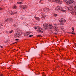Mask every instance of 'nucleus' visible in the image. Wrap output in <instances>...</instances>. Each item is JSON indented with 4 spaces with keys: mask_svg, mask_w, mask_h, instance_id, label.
Returning a JSON list of instances; mask_svg holds the SVG:
<instances>
[{
    "mask_svg": "<svg viewBox=\"0 0 76 76\" xmlns=\"http://www.w3.org/2000/svg\"><path fill=\"white\" fill-rule=\"evenodd\" d=\"M43 26H44V29H45V30L49 29H50V28H49L48 26V24H47V23H44Z\"/></svg>",
    "mask_w": 76,
    "mask_h": 76,
    "instance_id": "nucleus-4",
    "label": "nucleus"
},
{
    "mask_svg": "<svg viewBox=\"0 0 76 76\" xmlns=\"http://www.w3.org/2000/svg\"><path fill=\"white\" fill-rule=\"evenodd\" d=\"M13 19H10V20H9L10 21H13Z\"/></svg>",
    "mask_w": 76,
    "mask_h": 76,
    "instance_id": "nucleus-24",
    "label": "nucleus"
},
{
    "mask_svg": "<svg viewBox=\"0 0 76 76\" xmlns=\"http://www.w3.org/2000/svg\"><path fill=\"white\" fill-rule=\"evenodd\" d=\"M10 18H7L5 20L4 22H7L10 21Z\"/></svg>",
    "mask_w": 76,
    "mask_h": 76,
    "instance_id": "nucleus-13",
    "label": "nucleus"
},
{
    "mask_svg": "<svg viewBox=\"0 0 76 76\" xmlns=\"http://www.w3.org/2000/svg\"><path fill=\"white\" fill-rule=\"evenodd\" d=\"M37 29V28L36 27H35V29Z\"/></svg>",
    "mask_w": 76,
    "mask_h": 76,
    "instance_id": "nucleus-35",
    "label": "nucleus"
},
{
    "mask_svg": "<svg viewBox=\"0 0 76 76\" xmlns=\"http://www.w3.org/2000/svg\"><path fill=\"white\" fill-rule=\"evenodd\" d=\"M17 4H22V2H17Z\"/></svg>",
    "mask_w": 76,
    "mask_h": 76,
    "instance_id": "nucleus-21",
    "label": "nucleus"
},
{
    "mask_svg": "<svg viewBox=\"0 0 76 76\" xmlns=\"http://www.w3.org/2000/svg\"><path fill=\"white\" fill-rule=\"evenodd\" d=\"M0 1H1L0 0Z\"/></svg>",
    "mask_w": 76,
    "mask_h": 76,
    "instance_id": "nucleus-42",
    "label": "nucleus"
},
{
    "mask_svg": "<svg viewBox=\"0 0 76 76\" xmlns=\"http://www.w3.org/2000/svg\"><path fill=\"white\" fill-rule=\"evenodd\" d=\"M67 8H68V9H69V7H67Z\"/></svg>",
    "mask_w": 76,
    "mask_h": 76,
    "instance_id": "nucleus-38",
    "label": "nucleus"
},
{
    "mask_svg": "<svg viewBox=\"0 0 76 76\" xmlns=\"http://www.w3.org/2000/svg\"><path fill=\"white\" fill-rule=\"evenodd\" d=\"M15 33V34L16 33H16Z\"/></svg>",
    "mask_w": 76,
    "mask_h": 76,
    "instance_id": "nucleus-41",
    "label": "nucleus"
},
{
    "mask_svg": "<svg viewBox=\"0 0 76 76\" xmlns=\"http://www.w3.org/2000/svg\"><path fill=\"white\" fill-rule=\"evenodd\" d=\"M56 10L57 11L60 10V11H61L62 12H66V10H64V9L61 7H60V6H58L56 8Z\"/></svg>",
    "mask_w": 76,
    "mask_h": 76,
    "instance_id": "nucleus-1",
    "label": "nucleus"
},
{
    "mask_svg": "<svg viewBox=\"0 0 76 76\" xmlns=\"http://www.w3.org/2000/svg\"><path fill=\"white\" fill-rule=\"evenodd\" d=\"M74 9H76V5Z\"/></svg>",
    "mask_w": 76,
    "mask_h": 76,
    "instance_id": "nucleus-37",
    "label": "nucleus"
},
{
    "mask_svg": "<svg viewBox=\"0 0 76 76\" xmlns=\"http://www.w3.org/2000/svg\"><path fill=\"white\" fill-rule=\"evenodd\" d=\"M71 14H72V15H74V14H75V11H72L71 12Z\"/></svg>",
    "mask_w": 76,
    "mask_h": 76,
    "instance_id": "nucleus-20",
    "label": "nucleus"
},
{
    "mask_svg": "<svg viewBox=\"0 0 76 76\" xmlns=\"http://www.w3.org/2000/svg\"><path fill=\"white\" fill-rule=\"evenodd\" d=\"M41 19H44V18L46 17V15H41Z\"/></svg>",
    "mask_w": 76,
    "mask_h": 76,
    "instance_id": "nucleus-8",
    "label": "nucleus"
},
{
    "mask_svg": "<svg viewBox=\"0 0 76 76\" xmlns=\"http://www.w3.org/2000/svg\"><path fill=\"white\" fill-rule=\"evenodd\" d=\"M75 14H76V12H75Z\"/></svg>",
    "mask_w": 76,
    "mask_h": 76,
    "instance_id": "nucleus-39",
    "label": "nucleus"
},
{
    "mask_svg": "<svg viewBox=\"0 0 76 76\" xmlns=\"http://www.w3.org/2000/svg\"><path fill=\"white\" fill-rule=\"evenodd\" d=\"M1 76H3V75H2Z\"/></svg>",
    "mask_w": 76,
    "mask_h": 76,
    "instance_id": "nucleus-40",
    "label": "nucleus"
},
{
    "mask_svg": "<svg viewBox=\"0 0 76 76\" xmlns=\"http://www.w3.org/2000/svg\"><path fill=\"white\" fill-rule=\"evenodd\" d=\"M56 25L55 24L54 25V26H53L52 28H50V29H51V28H54V29L56 31V32H58L59 31V29L58 28V27L56 26Z\"/></svg>",
    "mask_w": 76,
    "mask_h": 76,
    "instance_id": "nucleus-5",
    "label": "nucleus"
},
{
    "mask_svg": "<svg viewBox=\"0 0 76 76\" xmlns=\"http://www.w3.org/2000/svg\"><path fill=\"white\" fill-rule=\"evenodd\" d=\"M57 14H55V15H54V16H57Z\"/></svg>",
    "mask_w": 76,
    "mask_h": 76,
    "instance_id": "nucleus-32",
    "label": "nucleus"
},
{
    "mask_svg": "<svg viewBox=\"0 0 76 76\" xmlns=\"http://www.w3.org/2000/svg\"><path fill=\"white\" fill-rule=\"evenodd\" d=\"M48 26L50 27L52 26V24H49V25H48Z\"/></svg>",
    "mask_w": 76,
    "mask_h": 76,
    "instance_id": "nucleus-23",
    "label": "nucleus"
},
{
    "mask_svg": "<svg viewBox=\"0 0 76 76\" xmlns=\"http://www.w3.org/2000/svg\"><path fill=\"white\" fill-rule=\"evenodd\" d=\"M40 35H37V37H40Z\"/></svg>",
    "mask_w": 76,
    "mask_h": 76,
    "instance_id": "nucleus-31",
    "label": "nucleus"
},
{
    "mask_svg": "<svg viewBox=\"0 0 76 76\" xmlns=\"http://www.w3.org/2000/svg\"><path fill=\"white\" fill-rule=\"evenodd\" d=\"M49 1L54 2L59 4H61L62 3V1H61V0H49Z\"/></svg>",
    "mask_w": 76,
    "mask_h": 76,
    "instance_id": "nucleus-2",
    "label": "nucleus"
},
{
    "mask_svg": "<svg viewBox=\"0 0 76 76\" xmlns=\"http://www.w3.org/2000/svg\"><path fill=\"white\" fill-rule=\"evenodd\" d=\"M61 25H60L58 26V27H59V28H61Z\"/></svg>",
    "mask_w": 76,
    "mask_h": 76,
    "instance_id": "nucleus-27",
    "label": "nucleus"
},
{
    "mask_svg": "<svg viewBox=\"0 0 76 76\" xmlns=\"http://www.w3.org/2000/svg\"><path fill=\"white\" fill-rule=\"evenodd\" d=\"M22 9H26V6H22L21 7Z\"/></svg>",
    "mask_w": 76,
    "mask_h": 76,
    "instance_id": "nucleus-16",
    "label": "nucleus"
},
{
    "mask_svg": "<svg viewBox=\"0 0 76 76\" xmlns=\"http://www.w3.org/2000/svg\"><path fill=\"white\" fill-rule=\"evenodd\" d=\"M44 11L45 12H48V9L47 8H45L44 9Z\"/></svg>",
    "mask_w": 76,
    "mask_h": 76,
    "instance_id": "nucleus-11",
    "label": "nucleus"
},
{
    "mask_svg": "<svg viewBox=\"0 0 76 76\" xmlns=\"http://www.w3.org/2000/svg\"><path fill=\"white\" fill-rule=\"evenodd\" d=\"M29 34H31V32H27L26 33H25L24 35L25 36H28Z\"/></svg>",
    "mask_w": 76,
    "mask_h": 76,
    "instance_id": "nucleus-9",
    "label": "nucleus"
},
{
    "mask_svg": "<svg viewBox=\"0 0 76 76\" xmlns=\"http://www.w3.org/2000/svg\"><path fill=\"white\" fill-rule=\"evenodd\" d=\"M16 12H11L10 13V14L11 15H14V14H15Z\"/></svg>",
    "mask_w": 76,
    "mask_h": 76,
    "instance_id": "nucleus-15",
    "label": "nucleus"
},
{
    "mask_svg": "<svg viewBox=\"0 0 76 76\" xmlns=\"http://www.w3.org/2000/svg\"><path fill=\"white\" fill-rule=\"evenodd\" d=\"M16 41H18L19 40V39H15Z\"/></svg>",
    "mask_w": 76,
    "mask_h": 76,
    "instance_id": "nucleus-33",
    "label": "nucleus"
},
{
    "mask_svg": "<svg viewBox=\"0 0 76 76\" xmlns=\"http://www.w3.org/2000/svg\"><path fill=\"white\" fill-rule=\"evenodd\" d=\"M58 20L59 22H60V23L62 24V25H63L66 22V20L63 18H59Z\"/></svg>",
    "mask_w": 76,
    "mask_h": 76,
    "instance_id": "nucleus-3",
    "label": "nucleus"
},
{
    "mask_svg": "<svg viewBox=\"0 0 76 76\" xmlns=\"http://www.w3.org/2000/svg\"><path fill=\"white\" fill-rule=\"evenodd\" d=\"M64 1L66 2L67 4H69V2L70 1V0H64Z\"/></svg>",
    "mask_w": 76,
    "mask_h": 76,
    "instance_id": "nucleus-12",
    "label": "nucleus"
},
{
    "mask_svg": "<svg viewBox=\"0 0 76 76\" xmlns=\"http://www.w3.org/2000/svg\"><path fill=\"white\" fill-rule=\"evenodd\" d=\"M34 18H35V19H36V20H40V18H39V17H34Z\"/></svg>",
    "mask_w": 76,
    "mask_h": 76,
    "instance_id": "nucleus-14",
    "label": "nucleus"
},
{
    "mask_svg": "<svg viewBox=\"0 0 76 76\" xmlns=\"http://www.w3.org/2000/svg\"><path fill=\"white\" fill-rule=\"evenodd\" d=\"M5 33H6V34H7L8 33V31H5Z\"/></svg>",
    "mask_w": 76,
    "mask_h": 76,
    "instance_id": "nucleus-30",
    "label": "nucleus"
},
{
    "mask_svg": "<svg viewBox=\"0 0 76 76\" xmlns=\"http://www.w3.org/2000/svg\"><path fill=\"white\" fill-rule=\"evenodd\" d=\"M40 2H43L44 1V0H41L40 1Z\"/></svg>",
    "mask_w": 76,
    "mask_h": 76,
    "instance_id": "nucleus-28",
    "label": "nucleus"
},
{
    "mask_svg": "<svg viewBox=\"0 0 76 76\" xmlns=\"http://www.w3.org/2000/svg\"><path fill=\"white\" fill-rule=\"evenodd\" d=\"M14 37L15 38L19 37H20V34H14Z\"/></svg>",
    "mask_w": 76,
    "mask_h": 76,
    "instance_id": "nucleus-7",
    "label": "nucleus"
},
{
    "mask_svg": "<svg viewBox=\"0 0 76 76\" xmlns=\"http://www.w3.org/2000/svg\"><path fill=\"white\" fill-rule=\"evenodd\" d=\"M17 8V7L16 5H14L13 6V7H12L13 9H16Z\"/></svg>",
    "mask_w": 76,
    "mask_h": 76,
    "instance_id": "nucleus-17",
    "label": "nucleus"
},
{
    "mask_svg": "<svg viewBox=\"0 0 76 76\" xmlns=\"http://www.w3.org/2000/svg\"><path fill=\"white\" fill-rule=\"evenodd\" d=\"M72 32H71V34H75V33H74L75 32V31L74 30H72Z\"/></svg>",
    "mask_w": 76,
    "mask_h": 76,
    "instance_id": "nucleus-19",
    "label": "nucleus"
},
{
    "mask_svg": "<svg viewBox=\"0 0 76 76\" xmlns=\"http://www.w3.org/2000/svg\"><path fill=\"white\" fill-rule=\"evenodd\" d=\"M33 35H30L29 37H33Z\"/></svg>",
    "mask_w": 76,
    "mask_h": 76,
    "instance_id": "nucleus-25",
    "label": "nucleus"
},
{
    "mask_svg": "<svg viewBox=\"0 0 76 76\" xmlns=\"http://www.w3.org/2000/svg\"><path fill=\"white\" fill-rule=\"evenodd\" d=\"M40 29H41V30ZM41 30H42V31H43V29L41 27H39V28L37 29V31H38L39 32H41V33H42V31H41Z\"/></svg>",
    "mask_w": 76,
    "mask_h": 76,
    "instance_id": "nucleus-6",
    "label": "nucleus"
},
{
    "mask_svg": "<svg viewBox=\"0 0 76 76\" xmlns=\"http://www.w3.org/2000/svg\"><path fill=\"white\" fill-rule=\"evenodd\" d=\"M0 10H2V8H0Z\"/></svg>",
    "mask_w": 76,
    "mask_h": 76,
    "instance_id": "nucleus-34",
    "label": "nucleus"
},
{
    "mask_svg": "<svg viewBox=\"0 0 76 76\" xmlns=\"http://www.w3.org/2000/svg\"><path fill=\"white\" fill-rule=\"evenodd\" d=\"M13 32V30H11L10 31V34H12Z\"/></svg>",
    "mask_w": 76,
    "mask_h": 76,
    "instance_id": "nucleus-22",
    "label": "nucleus"
},
{
    "mask_svg": "<svg viewBox=\"0 0 76 76\" xmlns=\"http://www.w3.org/2000/svg\"><path fill=\"white\" fill-rule=\"evenodd\" d=\"M0 47H1V48H3V47L1 46H0Z\"/></svg>",
    "mask_w": 76,
    "mask_h": 76,
    "instance_id": "nucleus-36",
    "label": "nucleus"
},
{
    "mask_svg": "<svg viewBox=\"0 0 76 76\" xmlns=\"http://www.w3.org/2000/svg\"><path fill=\"white\" fill-rule=\"evenodd\" d=\"M72 31L74 30V28L72 27Z\"/></svg>",
    "mask_w": 76,
    "mask_h": 76,
    "instance_id": "nucleus-29",
    "label": "nucleus"
},
{
    "mask_svg": "<svg viewBox=\"0 0 76 76\" xmlns=\"http://www.w3.org/2000/svg\"><path fill=\"white\" fill-rule=\"evenodd\" d=\"M11 12H12V11L10 10L9 11V12L10 13H9V14H10V13H10Z\"/></svg>",
    "mask_w": 76,
    "mask_h": 76,
    "instance_id": "nucleus-26",
    "label": "nucleus"
},
{
    "mask_svg": "<svg viewBox=\"0 0 76 76\" xmlns=\"http://www.w3.org/2000/svg\"><path fill=\"white\" fill-rule=\"evenodd\" d=\"M72 4H74L75 3V2H74V1H73V0H70V1L69 2V4H72Z\"/></svg>",
    "mask_w": 76,
    "mask_h": 76,
    "instance_id": "nucleus-10",
    "label": "nucleus"
},
{
    "mask_svg": "<svg viewBox=\"0 0 76 76\" xmlns=\"http://www.w3.org/2000/svg\"><path fill=\"white\" fill-rule=\"evenodd\" d=\"M61 28L62 30H64V26H62L61 27Z\"/></svg>",
    "mask_w": 76,
    "mask_h": 76,
    "instance_id": "nucleus-18",
    "label": "nucleus"
}]
</instances>
